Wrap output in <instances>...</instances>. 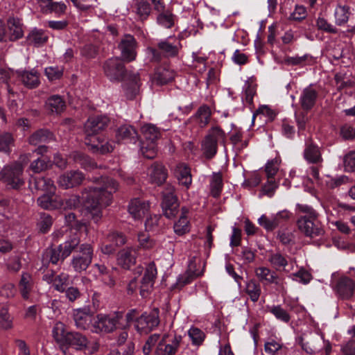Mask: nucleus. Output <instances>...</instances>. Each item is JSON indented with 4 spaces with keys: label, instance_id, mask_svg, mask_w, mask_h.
Here are the masks:
<instances>
[{
    "label": "nucleus",
    "instance_id": "1",
    "mask_svg": "<svg viewBox=\"0 0 355 355\" xmlns=\"http://www.w3.org/2000/svg\"><path fill=\"white\" fill-rule=\"evenodd\" d=\"M94 182L96 185L85 189L83 198L92 219L98 223L102 217V209L111 204L112 194L118 190L119 184L107 177L95 178Z\"/></svg>",
    "mask_w": 355,
    "mask_h": 355
},
{
    "label": "nucleus",
    "instance_id": "2",
    "mask_svg": "<svg viewBox=\"0 0 355 355\" xmlns=\"http://www.w3.org/2000/svg\"><path fill=\"white\" fill-rule=\"evenodd\" d=\"M103 69L105 76L111 82H121L124 80L123 88L126 97L132 99L139 92V77L137 74L130 76L124 80L126 74L125 65L118 57H114L107 60Z\"/></svg>",
    "mask_w": 355,
    "mask_h": 355
},
{
    "label": "nucleus",
    "instance_id": "3",
    "mask_svg": "<svg viewBox=\"0 0 355 355\" xmlns=\"http://www.w3.org/2000/svg\"><path fill=\"white\" fill-rule=\"evenodd\" d=\"M138 313L137 309L130 310L125 315L128 322L135 320V328L139 334H147L159 324V311L157 308H154L150 311H145L139 317L135 320V317Z\"/></svg>",
    "mask_w": 355,
    "mask_h": 355
},
{
    "label": "nucleus",
    "instance_id": "4",
    "mask_svg": "<svg viewBox=\"0 0 355 355\" xmlns=\"http://www.w3.org/2000/svg\"><path fill=\"white\" fill-rule=\"evenodd\" d=\"M64 327L61 322L55 324L52 333L56 342L61 345H69L77 350H83L88 344L87 337L78 332H66Z\"/></svg>",
    "mask_w": 355,
    "mask_h": 355
},
{
    "label": "nucleus",
    "instance_id": "5",
    "mask_svg": "<svg viewBox=\"0 0 355 355\" xmlns=\"http://www.w3.org/2000/svg\"><path fill=\"white\" fill-rule=\"evenodd\" d=\"M23 166L13 162L4 166L0 172V180L14 189H18L24 184Z\"/></svg>",
    "mask_w": 355,
    "mask_h": 355
},
{
    "label": "nucleus",
    "instance_id": "6",
    "mask_svg": "<svg viewBox=\"0 0 355 355\" xmlns=\"http://www.w3.org/2000/svg\"><path fill=\"white\" fill-rule=\"evenodd\" d=\"M225 133L218 126L212 127L202 144V149L207 159L212 158L217 153L218 144H225Z\"/></svg>",
    "mask_w": 355,
    "mask_h": 355
},
{
    "label": "nucleus",
    "instance_id": "7",
    "mask_svg": "<svg viewBox=\"0 0 355 355\" xmlns=\"http://www.w3.org/2000/svg\"><path fill=\"white\" fill-rule=\"evenodd\" d=\"M205 263L198 257H193L189 259L188 268L186 272L180 275L176 282L175 286L181 288L190 284L197 277L203 275Z\"/></svg>",
    "mask_w": 355,
    "mask_h": 355
},
{
    "label": "nucleus",
    "instance_id": "8",
    "mask_svg": "<svg viewBox=\"0 0 355 355\" xmlns=\"http://www.w3.org/2000/svg\"><path fill=\"white\" fill-rule=\"evenodd\" d=\"M121 318L119 315L99 313L93 321L92 331L96 334L113 332L116 329Z\"/></svg>",
    "mask_w": 355,
    "mask_h": 355
},
{
    "label": "nucleus",
    "instance_id": "9",
    "mask_svg": "<svg viewBox=\"0 0 355 355\" xmlns=\"http://www.w3.org/2000/svg\"><path fill=\"white\" fill-rule=\"evenodd\" d=\"M81 254L73 256L71 264L77 272L85 270L91 264L94 255L93 247L91 244L83 243L79 247Z\"/></svg>",
    "mask_w": 355,
    "mask_h": 355
},
{
    "label": "nucleus",
    "instance_id": "10",
    "mask_svg": "<svg viewBox=\"0 0 355 355\" xmlns=\"http://www.w3.org/2000/svg\"><path fill=\"white\" fill-rule=\"evenodd\" d=\"M179 42L171 43L168 40H163L157 43V47H149L148 51L152 56V60L159 61L162 56L175 57L178 55L180 49Z\"/></svg>",
    "mask_w": 355,
    "mask_h": 355
},
{
    "label": "nucleus",
    "instance_id": "11",
    "mask_svg": "<svg viewBox=\"0 0 355 355\" xmlns=\"http://www.w3.org/2000/svg\"><path fill=\"white\" fill-rule=\"evenodd\" d=\"M138 43L135 37L130 34L124 35L118 44L122 60L130 62L136 59Z\"/></svg>",
    "mask_w": 355,
    "mask_h": 355
},
{
    "label": "nucleus",
    "instance_id": "12",
    "mask_svg": "<svg viewBox=\"0 0 355 355\" xmlns=\"http://www.w3.org/2000/svg\"><path fill=\"white\" fill-rule=\"evenodd\" d=\"M297 225L299 230L306 236L315 238L324 234V230L318 218L299 217Z\"/></svg>",
    "mask_w": 355,
    "mask_h": 355
},
{
    "label": "nucleus",
    "instance_id": "13",
    "mask_svg": "<svg viewBox=\"0 0 355 355\" xmlns=\"http://www.w3.org/2000/svg\"><path fill=\"white\" fill-rule=\"evenodd\" d=\"M110 122V119L106 116H96L87 119L85 124V139H94L95 135L99 132L103 130Z\"/></svg>",
    "mask_w": 355,
    "mask_h": 355
},
{
    "label": "nucleus",
    "instance_id": "14",
    "mask_svg": "<svg viewBox=\"0 0 355 355\" xmlns=\"http://www.w3.org/2000/svg\"><path fill=\"white\" fill-rule=\"evenodd\" d=\"M355 288L354 282L349 277H340L333 286V289L339 298L349 300L354 295Z\"/></svg>",
    "mask_w": 355,
    "mask_h": 355
},
{
    "label": "nucleus",
    "instance_id": "15",
    "mask_svg": "<svg viewBox=\"0 0 355 355\" xmlns=\"http://www.w3.org/2000/svg\"><path fill=\"white\" fill-rule=\"evenodd\" d=\"M72 317L76 327L85 330L89 329L92 324L93 312L89 306H85L73 309Z\"/></svg>",
    "mask_w": 355,
    "mask_h": 355
},
{
    "label": "nucleus",
    "instance_id": "16",
    "mask_svg": "<svg viewBox=\"0 0 355 355\" xmlns=\"http://www.w3.org/2000/svg\"><path fill=\"white\" fill-rule=\"evenodd\" d=\"M85 179L84 174L79 171H70L59 176L57 183L64 189L80 185Z\"/></svg>",
    "mask_w": 355,
    "mask_h": 355
},
{
    "label": "nucleus",
    "instance_id": "17",
    "mask_svg": "<svg viewBox=\"0 0 355 355\" xmlns=\"http://www.w3.org/2000/svg\"><path fill=\"white\" fill-rule=\"evenodd\" d=\"M179 207L178 198L172 190L164 193L162 208L166 218H174L179 211Z\"/></svg>",
    "mask_w": 355,
    "mask_h": 355
},
{
    "label": "nucleus",
    "instance_id": "18",
    "mask_svg": "<svg viewBox=\"0 0 355 355\" xmlns=\"http://www.w3.org/2000/svg\"><path fill=\"white\" fill-rule=\"evenodd\" d=\"M254 272L260 282L266 284H275L278 287L283 288V279L278 276L275 271L267 267L261 266L257 268Z\"/></svg>",
    "mask_w": 355,
    "mask_h": 355
},
{
    "label": "nucleus",
    "instance_id": "19",
    "mask_svg": "<svg viewBox=\"0 0 355 355\" xmlns=\"http://www.w3.org/2000/svg\"><path fill=\"white\" fill-rule=\"evenodd\" d=\"M147 175L151 183L161 185L166 180L168 172L162 164L154 162L148 168Z\"/></svg>",
    "mask_w": 355,
    "mask_h": 355
},
{
    "label": "nucleus",
    "instance_id": "20",
    "mask_svg": "<svg viewBox=\"0 0 355 355\" xmlns=\"http://www.w3.org/2000/svg\"><path fill=\"white\" fill-rule=\"evenodd\" d=\"M318 92L311 85L304 88L300 96L299 103L304 112L311 111L315 105Z\"/></svg>",
    "mask_w": 355,
    "mask_h": 355
},
{
    "label": "nucleus",
    "instance_id": "21",
    "mask_svg": "<svg viewBox=\"0 0 355 355\" xmlns=\"http://www.w3.org/2000/svg\"><path fill=\"white\" fill-rule=\"evenodd\" d=\"M137 250L126 248L121 250L117 254V263L124 269H130L136 263Z\"/></svg>",
    "mask_w": 355,
    "mask_h": 355
},
{
    "label": "nucleus",
    "instance_id": "22",
    "mask_svg": "<svg viewBox=\"0 0 355 355\" xmlns=\"http://www.w3.org/2000/svg\"><path fill=\"white\" fill-rule=\"evenodd\" d=\"M137 139V132L132 125H123L119 127L116 130V139L119 143H135Z\"/></svg>",
    "mask_w": 355,
    "mask_h": 355
},
{
    "label": "nucleus",
    "instance_id": "23",
    "mask_svg": "<svg viewBox=\"0 0 355 355\" xmlns=\"http://www.w3.org/2000/svg\"><path fill=\"white\" fill-rule=\"evenodd\" d=\"M304 158L310 164H320L322 162V157L320 148L311 140L306 142L304 150Z\"/></svg>",
    "mask_w": 355,
    "mask_h": 355
},
{
    "label": "nucleus",
    "instance_id": "24",
    "mask_svg": "<svg viewBox=\"0 0 355 355\" xmlns=\"http://www.w3.org/2000/svg\"><path fill=\"white\" fill-rule=\"evenodd\" d=\"M37 205L44 209H55L63 206V200L54 193L44 194L37 200Z\"/></svg>",
    "mask_w": 355,
    "mask_h": 355
},
{
    "label": "nucleus",
    "instance_id": "25",
    "mask_svg": "<svg viewBox=\"0 0 355 355\" xmlns=\"http://www.w3.org/2000/svg\"><path fill=\"white\" fill-rule=\"evenodd\" d=\"M85 143L86 145L90 146L91 150L94 152L100 153L101 154L112 152L115 146V144L113 141L104 142L103 140H100L98 137H94L92 141L89 138L85 139Z\"/></svg>",
    "mask_w": 355,
    "mask_h": 355
},
{
    "label": "nucleus",
    "instance_id": "26",
    "mask_svg": "<svg viewBox=\"0 0 355 355\" xmlns=\"http://www.w3.org/2000/svg\"><path fill=\"white\" fill-rule=\"evenodd\" d=\"M149 208L150 205L148 202L134 199L129 204L128 212L135 220H139L146 215Z\"/></svg>",
    "mask_w": 355,
    "mask_h": 355
},
{
    "label": "nucleus",
    "instance_id": "27",
    "mask_svg": "<svg viewBox=\"0 0 355 355\" xmlns=\"http://www.w3.org/2000/svg\"><path fill=\"white\" fill-rule=\"evenodd\" d=\"M174 174L180 184L183 185L187 189L192 183V176L190 168L185 164L180 163L174 169Z\"/></svg>",
    "mask_w": 355,
    "mask_h": 355
},
{
    "label": "nucleus",
    "instance_id": "28",
    "mask_svg": "<svg viewBox=\"0 0 355 355\" xmlns=\"http://www.w3.org/2000/svg\"><path fill=\"white\" fill-rule=\"evenodd\" d=\"M166 337V335H164L162 341L159 343L157 354V355H175L182 342V337L180 335H174L171 343L166 345L164 348L162 349V346L165 342Z\"/></svg>",
    "mask_w": 355,
    "mask_h": 355
},
{
    "label": "nucleus",
    "instance_id": "29",
    "mask_svg": "<svg viewBox=\"0 0 355 355\" xmlns=\"http://www.w3.org/2000/svg\"><path fill=\"white\" fill-rule=\"evenodd\" d=\"M54 139L53 135L46 129H40L34 132L28 139L31 145L37 146Z\"/></svg>",
    "mask_w": 355,
    "mask_h": 355
},
{
    "label": "nucleus",
    "instance_id": "30",
    "mask_svg": "<svg viewBox=\"0 0 355 355\" xmlns=\"http://www.w3.org/2000/svg\"><path fill=\"white\" fill-rule=\"evenodd\" d=\"M8 39L14 41L22 37L24 31L22 24L17 18H10L8 20Z\"/></svg>",
    "mask_w": 355,
    "mask_h": 355
},
{
    "label": "nucleus",
    "instance_id": "31",
    "mask_svg": "<svg viewBox=\"0 0 355 355\" xmlns=\"http://www.w3.org/2000/svg\"><path fill=\"white\" fill-rule=\"evenodd\" d=\"M18 76L24 86L29 89L37 87L40 83L39 73L35 70L22 71Z\"/></svg>",
    "mask_w": 355,
    "mask_h": 355
},
{
    "label": "nucleus",
    "instance_id": "32",
    "mask_svg": "<svg viewBox=\"0 0 355 355\" xmlns=\"http://www.w3.org/2000/svg\"><path fill=\"white\" fill-rule=\"evenodd\" d=\"M45 107L51 113L60 114L64 110L66 105L60 96L53 95L46 101Z\"/></svg>",
    "mask_w": 355,
    "mask_h": 355
},
{
    "label": "nucleus",
    "instance_id": "33",
    "mask_svg": "<svg viewBox=\"0 0 355 355\" xmlns=\"http://www.w3.org/2000/svg\"><path fill=\"white\" fill-rule=\"evenodd\" d=\"M174 71L166 66L157 68L154 74V80L158 85H164L172 80L174 78Z\"/></svg>",
    "mask_w": 355,
    "mask_h": 355
},
{
    "label": "nucleus",
    "instance_id": "34",
    "mask_svg": "<svg viewBox=\"0 0 355 355\" xmlns=\"http://www.w3.org/2000/svg\"><path fill=\"white\" fill-rule=\"evenodd\" d=\"M33 288V281L31 275L27 272H23L19 282V289L23 299L28 300L29 298Z\"/></svg>",
    "mask_w": 355,
    "mask_h": 355
},
{
    "label": "nucleus",
    "instance_id": "35",
    "mask_svg": "<svg viewBox=\"0 0 355 355\" xmlns=\"http://www.w3.org/2000/svg\"><path fill=\"white\" fill-rule=\"evenodd\" d=\"M188 209L182 208V214L177 222L175 223L173 229L176 234L182 236L190 230V223L187 217Z\"/></svg>",
    "mask_w": 355,
    "mask_h": 355
},
{
    "label": "nucleus",
    "instance_id": "36",
    "mask_svg": "<svg viewBox=\"0 0 355 355\" xmlns=\"http://www.w3.org/2000/svg\"><path fill=\"white\" fill-rule=\"evenodd\" d=\"M157 22L161 26L171 28L175 24V15L169 9H164L157 12Z\"/></svg>",
    "mask_w": 355,
    "mask_h": 355
},
{
    "label": "nucleus",
    "instance_id": "37",
    "mask_svg": "<svg viewBox=\"0 0 355 355\" xmlns=\"http://www.w3.org/2000/svg\"><path fill=\"white\" fill-rule=\"evenodd\" d=\"M48 35L41 29L34 28L27 35L26 40L29 44L39 46L44 44L48 40Z\"/></svg>",
    "mask_w": 355,
    "mask_h": 355
},
{
    "label": "nucleus",
    "instance_id": "38",
    "mask_svg": "<svg viewBox=\"0 0 355 355\" xmlns=\"http://www.w3.org/2000/svg\"><path fill=\"white\" fill-rule=\"evenodd\" d=\"M134 11L140 21H144L151 13L150 4L147 0H136Z\"/></svg>",
    "mask_w": 355,
    "mask_h": 355
},
{
    "label": "nucleus",
    "instance_id": "39",
    "mask_svg": "<svg viewBox=\"0 0 355 355\" xmlns=\"http://www.w3.org/2000/svg\"><path fill=\"white\" fill-rule=\"evenodd\" d=\"M351 12L349 6L338 3L334 11L336 24L338 26H343L348 21Z\"/></svg>",
    "mask_w": 355,
    "mask_h": 355
},
{
    "label": "nucleus",
    "instance_id": "40",
    "mask_svg": "<svg viewBox=\"0 0 355 355\" xmlns=\"http://www.w3.org/2000/svg\"><path fill=\"white\" fill-rule=\"evenodd\" d=\"M141 132L143 137L141 141L157 142L161 135L159 130L153 124L144 125L141 128Z\"/></svg>",
    "mask_w": 355,
    "mask_h": 355
},
{
    "label": "nucleus",
    "instance_id": "41",
    "mask_svg": "<svg viewBox=\"0 0 355 355\" xmlns=\"http://www.w3.org/2000/svg\"><path fill=\"white\" fill-rule=\"evenodd\" d=\"M245 291L253 302L258 301L261 293V286L254 279H250L246 282Z\"/></svg>",
    "mask_w": 355,
    "mask_h": 355
},
{
    "label": "nucleus",
    "instance_id": "42",
    "mask_svg": "<svg viewBox=\"0 0 355 355\" xmlns=\"http://www.w3.org/2000/svg\"><path fill=\"white\" fill-rule=\"evenodd\" d=\"M268 261L276 270H281L288 265L287 259L280 252L270 253L268 255Z\"/></svg>",
    "mask_w": 355,
    "mask_h": 355
},
{
    "label": "nucleus",
    "instance_id": "43",
    "mask_svg": "<svg viewBox=\"0 0 355 355\" xmlns=\"http://www.w3.org/2000/svg\"><path fill=\"white\" fill-rule=\"evenodd\" d=\"M210 116V108L207 105H202L198 108L195 115V119L198 125L204 128L209 123Z\"/></svg>",
    "mask_w": 355,
    "mask_h": 355
},
{
    "label": "nucleus",
    "instance_id": "44",
    "mask_svg": "<svg viewBox=\"0 0 355 355\" xmlns=\"http://www.w3.org/2000/svg\"><path fill=\"white\" fill-rule=\"evenodd\" d=\"M141 153L147 159H153L156 157L157 149V142L141 141L140 145Z\"/></svg>",
    "mask_w": 355,
    "mask_h": 355
},
{
    "label": "nucleus",
    "instance_id": "45",
    "mask_svg": "<svg viewBox=\"0 0 355 355\" xmlns=\"http://www.w3.org/2000/svg\"><path fill=\"white\" fill-rule=\"evenodd\" d=\"M268 311L272 313L277 320L283 322L288 323L291 320V315L281 305H272L267 306Z\"/></svg>",
    "mask_w": 355,
    "mask_h": 355
},
{
    "label": "nucleus",
    "instance_id": "46",
    "mask_svg": "<svg viewBox=\"0 0 355 355\" xmlns=\"http://www.w3.org/2000/svg\"><path fill=\"white\" fill-rule=\"evenodd\" d=\"M223 189V178L220 173H214L210 182V191L212 196L218 198Z\"/></svg>",
    "mask_w": 355,
    "mask_h": 355
},
{
    "label": "nucleus",
    "instance_id": "47",
    "mask_svg": "<svg viewBox=\"0 0 355 355\" xmlns=\"http://www.w3.org/2000/svg\"><path fill=\"white\" fill-rule=\"evenodd\" d=\"M80 239L76 235L73 236L69 240L66 241L62 245V259L69 257L72 251L79 245Z\"/></svg>",
    "mask_w": 355,
    "mask_h": 355
},
{
    "label": "nucleus",
    "instance_id": "48",
    "mask_svg": "<svg viewBox=\"0 0 355 355\" xmlns=\"http://www.w3.org/2000/svg\"><path fill=\"white\" fill-rule=\"evenodd\" d=\"M35 186L37 190H42L48 193H54L55 186L52 180L47 178H38L35 180Z\"/></svg>",
    "mask_w": 355,
    "mask_h": 355
},
{
    "label": "nucleus",
    "instance_id": "49",
    "mask_svg": "<svg viewBox=\"0 0 355 355\" xmlns=\"http://www.w3.org/2000/svg\"><path fill=\"white\" fill-rule=\"evenodd\" d=\"M13 318L9 313V309L7 306H3L0 309V327L8 330L12 328Z\"/></svg>",
    "mask_w": 355,
    "mask_h": 355
},
{
    "label": "nucleus",
    "instance_id": "50",
    "mask_svg": "<svg viewBox=\"0 0 355 355\" xmlns=\"http://www.w3.org/2000/svg\"><path fill=\"white\" fill-rule=\"evenodd\" d=\"M15 144L13 136L10 132L0 134V151L8 153Z\"/></svg>",
    "mask_w": 355,
    "mask_h": 355
},
{
    "label": "nucleus",
    "instance_id": "51",
    "mask_svg": "<svg viewBox=\"0 0 355 355\" xmlns=\"http://www.w3.org/2000/svg\"><path fill=\"white\" fill-rule=\"evenodd\" d=\"M279 184V180L275 178H267V182L262 186L261 193L270 198L274 196Z\"/></svg>",
    "mask_w": 355,
    "mask_h": 355
},
{
    "label": "nucleus",
    "instance_id": "52",
    "mask_svg": "<svg viewBox=\"0 0 355 355\" xmlns=\"http://www.w3.org/2000/svg\"><path fill=\"white\" fill-rule=\"evenodd\" d=\"M156 275L157 268L155 264L153 262L150 263L146 268L141 283L153 286Z\"/></svg>",
    "mask_w": 355,
    "mask_h": 355
},
{
    "label": "nucleus",
    "instance_id": "53",
    "mask_svg": "<svg viewBox=\"0 0 355 355\" xmlns=\"http://www.w3.org/2000/svg\"><path fill=\"white\" fill-rule=\"evenodd\" d=\"M296 211L298 214H302L300 217H306L308 218H318V214L310 205L306 204H297Z\"/></svg>",
    "mask_w": 355,
    "mask_h": 355
},
{
    "label": "nucleus",
    "instance_id": "54",
    "mask_svg": "<svg viewBox=\"0 0 355 355\" xmlns=\"http://www.w3.org/2000/svg\"><path fill=\"white\" fill-rule=\"evenodd\" d=\"M281 161L279 158H275L268 161L265 165V172L267 178H275L279 171Z\"/></svg>",
    "mask_w": 355,
    "mask_h": 355
},
{
    "label": "nucleus",
    "instance_id": "55",
    "mask_svg": "<svg viewBox=\"0 0 355 355\" xmlns=\"http://www.w3.org/2000/svg\"><path fill=\"white\" fill-rule=\"evenodd\" d=\"M62 245H59L57 248H47L44 254V257L49 259L53 264H57L62 259Z\"/></svg>",
    "mask_w": 355,
    "mask_h": 355
},
{
    "label": "nucleus",
    "instance_id": "56",
    "mask_svg": "<svg viewBox=\"0 0 355 355\" xmlns=\"http://www.w3.org/2000/svg\"><path fill=\"white\" fill-rule=\"evenodd\" d=\"M106 242L112 243L117 248L126 243V238L123 233L113 231L106 236Z\"/></svg>",
    "mask_w": 355,
    "mask_h": 355
},
{
    "label": "nucleus",
    "instance_id": "57",
    "mask_svg": "<svg viewBox=\"0 0 355 355\" xmlns=\"http://www.w3.org/2000/svg\"><path fill=\"white\" fill-rule=\"evenodd\" d=\"M73 159L76 162L86 170H89L96 167V164L87 156L80 153H75Z\"/></svg>",
    "mask_w": 355,
    "mask_h": 355
},
{
    "label": "nucleus",
    "instance_id": "58",
    "mask_svg": "<svg viewBox=\"0 0 355 355\" xmlns=\"http://www.w3.org/2000/svg\"><path fill=\"white\" fill-rule=\"evenodd\" d=\"M312 61V56L305 54L302 56L295 55L293 57H287L284 60V63L288 66L304 65L306 62Z\"/></svg>",
    "mask_w": 355,
    "mask_h": 355
},
{
    "label": "nucleus",
    "instance_id": "59",
    "mask_svg": "<svg viewBox=\"0 0 355 355\" xmlns=\"http://www.w3.org/2000/svg\"><path fill=\"white\" fill-rule=\"evenodd\" d=\"M188 335L194 345H200L205 340V334L197 327H191L188 331Z\"/></svg>",
    "mask_w": 355,
    "mask_h": 355
},
{
    "label": "nucleus",
    "instance_id": "60",
    "mask_svg": "<svg viewBox=\"0 0 355 355\" xmlns=\"http://www.w3.org/2000/svg\"><path fill=\"white\" fill-rule=\"evenodd\" d=\"M139 247L144 250H150L155 247L156 242L148 234L141 232L138 234Z\"/></svg>",
    "mask_w": 355,
    "mask_h": 355
},
{
    "label": "nucleus",
    "instance_id": "61",
    "mask_svg": "<svg viewBox=\"0 0 355 355\" xmlns=\"http://www.w3.org/2000/svg\"><path fill=\"white\" fill-rule=\"evenodd\" d=\"M69 280V275L66 273H60L55 277L53 286L58 292L64 293Z\"/></svg>",
    "mask_w": 355,
    "mask_h": 355
},
{
    "label": "nucleus",
    "instance_id": "62",
    "mask_svg": "<svg viewBox=\"0 0 355 355\" xmlns=\"http://www.w3.org/2000/svg\"><path fill=\"white\" fill-rule=\"evenodd\" d=\"M16 288L14 284L6 282L0 286V296L5 299H10L15 297Z\"/></svg>",
    "mask_w": 355,
    "mask_h": 355
},
{
    "label": "nucleus",
    "instance_id": "63",
    "mask_svg": "<svg viewBox=\"0 0 355 355\" xmlns=\"http://www.w3.org/2000/svg\"><path fill=\"white\" fill-rule=\"evenodd\" d=\"M45 75L50 81L60 79L63 75V68L59 67H49L45 68Z\"/></svg>",
    "mask_w": 355,
    "mask_h": 355
},
{
    "label": "nucleus",
    "instance_id": "64",
    "mask_svg": "<svg viewBox=\"0 0 355 355\" xmlns=\"http://www.w3.org/2000/svg\"><path fill=\"white\" fill-rule=\"evenodd\" d=\"M90 272L96 279H101L107 275L110 272L107 268L103 263H94L90 270Z\"/></svg>",
    "mask_w": 355,
    "mask_h": 355
}]
</instances>
